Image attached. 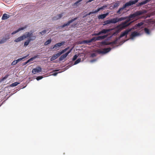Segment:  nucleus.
<instances>
[{
	"instance_id": "9d476101",
	"label": "nucleus",
	"mask_w": 155,
	"mask_h": 155,
	"mask_svg": "<svg viewBox=\"0 0 155 155\" xmlns=\"http://www.w3.org/2000/svg\"><path fill=\"white\" fill-rule=\"evenodd\" d=\"M104 24L103 25L104 26L108 24L111 23H115V21L114 18H113L110 20H107L104 22Z\"/></svg>"
},
{
	"instance_id": "412c9836",
	"label": "nucleus",
	"mask_w": 155,
	"mask_h": 155,
	"mask_svg": "<svg viewBox=\"0 0 155 155\" xmlns=\"http://www.w3.org/2000/svg\"><path fill=\"white\" fill-rule=\"evenodd\" d=\"M126 19V18L125 17H121L120 18H114L115 23L119 21H122L123 20H125Z\"/></svg>"
},
{
	"instance_id": "7c9ffc66",
	"label": "nucleus",
	"mask_w": 155,
	"mask_h": 155,
	"mask_svg": "<svg viewBox=\"0 0 155 155\" xmlns=\"http://www.w3.org/2000/svg\"><path fill=\"white\" fill-rule=\"evenodd\" d=\"M51 41V40L50 39L48 40L47 41H46L45 43V45H47L49 44H50Z\"/></svg>"
},
{
	"instance_id": "79ce46f5",
	"label": "nucleus",
	"mask_w": 155,
	"mask_h": 155,
	"mask_svg": "<svg viewBox=\"0 0 155 155\" xmlns=\"http://www.w3.org/2000/svg\"><path fill=\"white\" fill-rule=\"evenodd\" d=\"M9 76V75L8 74H7L3 78V80H5V79H6V78H7L8 77V76Z\"/></svg>"
},
{
	"instance_id": "f8f14e48",
	"label": "nucleus",
	"mask_w": 155,
	"mask_h": 155,
	"mask_svg": "<svg viewBox=\"0 0 155 155\" xmlns=\"http://www.w3.org/2000/svg\"><path fill=\"white\" fill-rule=\"evenodd\" d=\"M33 35L32 32H27L25 33V35H23V36L25 39L26 38H31Z\"/></svg>"
},
{
	"instance_id": "473e14b6",
	"label": "nucleus",
	"mask_w": 155,
	"mask_h": 155,
	"mask_svg": "<svg viewBox=\"0 0 155 155\" xmlns=\"http://www.w3.org/2000/svg\"><path fill=\"white\" fill-rule=\"evenodd\" d=\"M120 3L119 2L115 3L113 5V7L114 8H117L119 6Z\"/></svg>"
},
{
	"instance_id": "58836bf2",
	"label": "nucleus",
	"mask_w": 155,
	"mask_h": 155,
	"mask_svg": "<svg viewBox=\"0 0 155 155\" xmlns=\"http://www.w3.org/2000/svg\"><path fill=\"white\" fill-rule=\"evenodd\" d=\"M43 77L42 76H38L36 78V79L38 81L42 79L43 78Z\"/></svg>"
},
{
	"instance_id": "09e8293b",
	"label": "nucleus",
	"mask_w": 155,
	"mask_h": 155,
	"mask_svg": "<svg viewBox=\"0 0 155 155\" xmlns=\"http://www.w3.org/2000/svg\"><path fill=\"white\" fill-rule=\"evenodd\" d=\"M95 61H96V60H92L91 61V62H93Z\"/></svg>"
},
{
	"instance_id": "dca6fc26",
	"label": "nucleus",
	"mask_w": 155,
	"mask_h": 155,
	"mask_svg": "<svg viewBox=\"0 0 155 155\" xmlns=\"http://www.w3.org/2000/svg\"><path fill=\"white\" fill-rule=\"evenodd\" d=\"M25 38H24L23 35H22L19 37L18 38H17L16 39H15L14 40V41L15 42H18L22 41Z\"/></svg>"
},
{
	"instance_id": "c756f323",
	"label": "nucleus",
	"mask_w": 155,
	"mask_h": 155,
	"mask_svg": "<svg viewBox=\"0 0 155 155\" xmlns=\"http://www.w3.org/2000/svg\"><path fill=\"white\" fill-rule=\"evenodd\" d=\"M143 22H140L138 23L137 24H136L135 26L136 27H139L140 26H141L143 25Z\"/></svg>"
},
{
	"instance_id": "20e7f679",
	"label": "nucleus",
	"mask_w": 155,
	"mask_h": 155,
	"mask_svg": "<svg viewBox=\"0 0 155 155\" xmlns=\"http://www.w3.org/2000/svg\"><path fill=\"white\" fill-rule=\"evenodd\" d=\"M111 50L110 48H105L103 49V50L101 49H98L97 50V52L99 54H105L109 52Z\"/></svg>"
},
{
	"instance_id": "4be33fe9",
	"label": "nucleus",
	"mask_w": 155,
	"mask_h": 155,
	"mask_svg": "<svg viewBox=\"0 0 155 155\" xmlns=\"http://www.w3.org/2000/svg\"><path fill=\"white\" fill-rule=\"evenodd\" d=\"M108 13H106L105 14L99 15L98 16V18L99 19H102L105 18L106 16L108 15Z\"/></svg>"
},
{
	"instance_id": "423d86ee",
	"label": "nucleus",
	"mask_w": 155,
	"mask_h": 155,
	"mask_svg": "<svg viewBox=\"0 0 155 155\" xmlns=\"http://www.w3.org/2000/svg\"><path fill=\"white\" fill-rule=\"evenodd\" d=\"M36 38V36H35L32 37L31 38H28L27 40L25 42L24 45V46L26 47L31 41L35 40Z\"/></svg>"
},
{
	"instance_id": "c85d7f7f",
	"label": "nucleus",
	"mask_w": 155,
	"mask_h": 155,
	"mask_svg": "<svg viewBox=\"0 0 155 155\" xmlns=\"http://www.w3.org/2000/svg\"><path fill=\"white\" fill-rule=\"evenodd\" d=\"M19 83L17 82H15L13 83H12L10 85L11 87H15L17 86L18 84H19Z\"/></svg>"
},
{
	"instance_id": "6ab92c4d",
	"label": "nucleus",
	"mask_w": 155,
	"mask_h": 155,
	"mask_svg": "<svg viewBox=\"0 0 155 155\" xmlns=\"http://www.w3.org/2000/svg\"><path fill=\"white\" fill-rule=\"evenodd\" d=\"M139 35V33L137 32L134 31L131 33L130 35V38L133 39L134 37L138 35Z\"/></svg>"
},
{
	"instance_id": "aec40b11",
	"label": "nucleus",
	"mask_w": 155,
	"mask_h": 155,
	"mask_svg": "<svg viewBox=\"0 0 155 155\" xmlns=\"http://www.w3.org/2000/svg\"><path fill=\"white\" fill-rule=\"evenodd\" d=\"M10 15H8L6 13L4 14L2 17V20H5L9 18Z\"/></svg>"
},
{
	"instance_id": "49530a36",
	"label": "nucleus",
	"mask_w": 155,
	"mask_h": 155,
	"mask_svg": "<svg viewBox=\"0 0 155 155\" xmlns=\"http://www.w3.org/2000/svg\"><path fill=\"white\" fill-rule=\"evenodd\" d=\"M58 74V72H54V73H53V74H52V75L53 76H56L57 74Z\"/></svg>"
},
{
	"instance_id": "9b49d317",
	"label": "nucleus",
	"mask_w": 155,
	"mask_h": 155,
	"mask_svg": "<svg viewBox=\"0 0 155 155\" xmlns=\"http://www.w3.org/2000/svg\"><path fill=\"white\" fill-rule=\"evenodd\" d=\"M41 68L40 67H38L36 68L33 69L32 71V73L33 74H35L37 73L41 72Z\"/></svg>"
},
{
	"instance_id": "7ed1b4c3",
	"label": "nucleus",
	"mask_w": 155,
	"mask_h": 155,
	"mask_svg": "<svg viewBox=\"0 0 155 155\" xmlns=\"http://www.w3.org/2000/svg\"><path fill=\"white\" fill-rule=\"evenodd\" d=\"M107 36V35H104L103 36H99L97 37H94L91 39L90 40L91 42L93 41H99L104 39Z\"/></svg>"
},
{
	"instance_id": "4468645a",
	"label": "nucleus",
	"mask_w": 155,
	"mask_h": 155,
	"mask_svg": "<svg viewBox=\"0 0 155 155\" xmlns=\"http://www.w3.org/2000/svg\"><path fill=\"white\" fill-rule=\"evenodd\" d=\"M61 54L60 52L58 53L57 54H54L52 56V57L51 58V61H53L56 59H57L58 57L60 56Z\"/></svg>"
},
{
	"instance_id": "c03bdc74",
	"label": "nucleus",
	"mask_w": 155,
	"mask_h": 155,
	"mask_svg": "<svg viewBox=\"0 0 155 155\" xmlns=\"http://www.w3.org/2000/svg\"><path fill=\"white\" fill-rule=\"evenodd\" d=\"M96 54L95 53H93L91 54V57H93L96 56Z\"/></svg>"
},
{
	"instance_id": "e433bc0d",
	"label": "nucleus",
	"mask_w": 155,
	"mask_h": 155,
	"mask_svg": "<svg viewBox=\"0 0 155 155\" xmlns=\"http://www.w3.org/2000/svg\"><path fill=\"white\" fill-rule=\"evenodd\" d=\"M93 13H94V12H90L89 13L86 14V15H85L84 16H83V18H84L85 17H86L87 16L90 15L91 14H93Z\"/></svg>"
},
{
	"instance_id": "f3484780",
	"label": "nucleus",
	"mask_w": 155,
	"mask_h": 155,
	"mask_svg": "<svg viewBox=\"0 0 155 155\" xmlns=\"http://www.w3.org/2000/svg\"><path fill=\"white\" fill-rule=\"evenodd\" d=\"M150 1V0H145L143 1L142 2H140L137 5V6H140L143 5L149 2Z\"/></svg>"
},
{
	"instance_id": "4c0bfd02",
	"label": "nucleus",
	"mask_w": 155,
	"mask_h": 155,
	"mask_svg": "<svg viewBox=\"0 0 155 155\" xmlns=\"http://www.w3.org/2000/svg\"><path fill=\"white\" fill-rule=\"evenodd\" d=\"M117 40H115L112 42H110L109 43L110 44V45H113V44H116L117 42Z\"/></svg>"
},
{
	"instance_id": "de8ad7c7",
	"label": "nucleus",
	"mask_w": 155,
	"mask_h": 155,
	"mask_svg": "<svg viewBox=\"0 0 155 155\" xmlns=\"http://www.w3.org/2000/svg\"><path fill=\"white\" fill-rule=\"evenodd\" d=\"M119 32V31L118 30H117V31H116L115 32H114V35H115L118 32Z\"/></svg>"
},
{
	"instance_id": "0eeeda50",
	"label": "nucleus",
	"mask_w": 155,
	"mask_h": 155,
	"mask_svg": "<svg viewBox=\"0 0 155 155\" xmlns=\"http://www.w3.org/2000/svg\"><path fill=\"white\" fill-rule=\"evenodd\" d=\"M78 19L77 17L75 18H74L72 19L71 20L69 21L67 23H64L63 25H61L60 26L58 27H60L61 28H63L64 27L68 26V25H69L72 22L74 21H75V20H77Z\"/></svg>"
},
{
	"instance_id": "37998d69",
	"label": "nucleus",
	"mask_w": 155,
	"mask_h": 155,
	"mask_svg": "<svg viewBox=\"0 0 155 155\" xmlns=\"http://www.w3.org/2000/svg\"><path fill=\"white\" fill-rule=\"evenodd\" d=\"M82 0H78V1H77L76 2H75L74 3V5H76L78 3H79V2H81V1H82Z\"/></svg>"
},
{
	"instance_id": "f257e3e1",
	"label": "nucleus",
	"mask_w": 155,
	"mask_h": 155,
	"mask_svg": "<svg viewBox=\"0 0 155 155\" xmlns=\"http://www.w3.org/2000/svg\"><path fill=\"white\" fill-rule=\"evenodd\" d=\"M147 12V10L145 9L136 12L133 14H130L126 21L121 23L120 25V26L123 28H124L128 26L133 22V21H132L128 23L131 20V18H135L138 16L144 14Z\"/></svg>"
},
{
	"instance_id": "2eb2a0df",
	"label": "nucleus",
	"mask_w": 155,
	"mask_h": 155,
	"mask_svg": "<svg viewBox=\"0 0 155 155\" xmlns=\"http://www.w3.org/2000/svg\"><path fill=\"white\" fill-rule=\"evenodd\" d=\"M63 16V14H58L57 16L53 18V20H56L60 19Z\"/></svg>"
},
{
	"instance_id": "8fccbe9b",
	"label": "nucleus",
	"mask_w": 155,
	"mask_h": 155,
	"mask_svg": "<svg viewBox=\"0 0 155 155\" xmlns=\"http://www.w3.org/2000/svg\"><path fill=\"white\" fill-rule=\"evenodd\" d=\"M77 24H75L74 25V26L76 25Z\"/></svg>"
},
{
	"instance_id": "b1692460",
	"label": "nucleus",
	"mask_w": 155,
	"mask_h": 155,
	"mask_svg": "<svg viewBox=\"0 0 155 155\" xmlns=\"http://www.w3.org/2000/svg\"><path fill=\"white\" fill-rule=\"evenodd\" d=\"M100 44L101 45H110V44L109 43V42H107L106 41H103L101 42L100 43Z\"/></svg>"
},
{
	"instance_id": "f03ea898",
	"label": "nucleus",
	"mask_w": 155,
	"mask_h": 155,
	"mask_svg": "<svg viewBox=\"0 0 155 155\" xmlns=\"http://www.w3.org/2000/svg\"><path fill=\"white\" fill-rule=\"evenodd\" d=\"M138 0H135L134 1H130L128 2L125 3L122 7L120 8L117 13L119 14H120L121 13L120 12L122 11L127 7L135 4L138 2Z\"/></svg>"
},
{
	"instance_id": "cd10ccee",
	"label": "nucleus",
	"mask_w": 155,
	"mask_h": 155,
	"mask_svg": "<svg viewBox=\"0 0 155 155\" xmlns=\"http://www.w3.org/2000/svg\"><path fill=\"white\" fill-rule=\"evenodd\" d=\"M7 40V39L3 38L0 41V44L4 43Z\"/></svg>"
},
{
	"instance_id": "a18cd8bd",
	"label": "nucleus",
	"mask_w": 155,
	"mask_h": 155,
	"mask_svg": "<svg viewBox=\"0 0 155 155\" xmlns=\"http://www.w3.org/2000/svg\"><path fill=\"white\" fill-rule=\"evenodd\" d=\"M28 60L26 62L23 63V65H25L27 64L29 62H28Z\"/></svg>"
},
{
	"instance_id": "c9c22d12",
	"label": "nucleus",
	"mask_w": 155,
	"mask_h": 155,
	"mask_svg": "<svg viewBox=\"0 0 155 155\" xmlns=\"http://www.w3.org/2000/svg\"><path fill=\"white\" fill-rule=\"evenodd\" d=\"M78 55H79L78 54H77L75 55L74 56V57L72 58V60L75 61V60H76L77 59V57L78 56Z\"/></svg>"
},
{
	"instance_id": "5701e85b",
	"label": "nucleus",
	"mask_w": 155,
	"mask_h": 155,
	"mask_svg": "<svg viewBox=\"0 0 155 155\" xmlns=\"http://www.w3.org/2000/svg\"><path fill=\"white\" fill-rule=\"evenodd\" d=\"M107 7V5H103L102 7L101 8H98L97 10H96L94 11V13H97L100 10L103 9L105 8H106Z\"/></svg>"
},
{
	"instance_id": "1a4fd4ad",
	"label": "nucleus",
	"mask_w": 155,
	"mask_h": 155,
	"mask_svg": "<svg viewBox=\"0 0 155 155\" xmlns=\"http://www.w3.org/2000/svg\"><path fill=\"white\" fill-rule=\"evenodd\" d=\"M72 50V49H71L67 53L61 55L59 58V61H62V60H63L65 58H66L68 54L71 52Z\"/></svg>"
},
{
	"instance_id": "ea45409f",
	"label": "nucleus",
	"mask_w": 155,
	"mask_h": 155,
	"mask_svg": "<svg viewBox=\"0 0 155 155\" xmlns=\"http://www.w3.org/2000/svg\"><path fill=\"white\" fill-rule=\"evenodd\" d=\"M18 63V61L16 60L14 61L12 63V65H15Z\"/></svg>"
},
{
	"instance_id": "a211bd4d",
	"label": "nucleus",
	"mask_w": 155,
	"mask_h": 155,
	"mask_svg": "<svg viewBox=\"0 0 155 155\" xmlns=\"http://www.w3.org/2000/svg\"><path fill=\"white\" fill-rule=\"evenodd\" d=\"M26 28V26L25 27H23L19 28L17 30H16L15 31H14L13 32H12V34L14 35V34H16V33L20 31L23 30L24 29Z\"/></svg>"
},
{
	"instance_id": "f704fd0d",
	"label": "nucleus",
	"mask_w": 155,
	"mask_h": 155,
	"mask_svg": "<svg viewBox=\"0 0 155 155\" xmlns=\"http://www.w3.org/2000/svg\"><path fill=\"white\" fill-rule=\"evenodd\" d=\"M81 61V58H78L74 62V64L75 65L79 63Z\"/></svg>"
},
{
	"instance_id": "39448f33",
	"label": "nucleus",
	"mask_w": 155,
	"mask_h": 155,
	"mask_svg": "<svg viewBox=\"0 0 155 155\" xmlns=\"http://www.w3.org/2000/svg\"><path fill=\"white\" fill-rule=\"evenodd\" d=\"M109 31V30L107 29H103L101 31H99L98 33L93 34L92 35V36H97L102 34H106Z\"/></svg>"
},
{
	"instance_id": "bb28decb",
	"label": "nucleus",
	"mask_w": 155,
	"mask_h": 155,
	"mask_svg": "<svg viewBox=\"0 0 155 155\" xmlns=\"http://www.w3.org/2000/svg\"><path fill=\"white\" fill-rule=\"evenodd\" d=\"M91 42L90 41V40H84L82 41L81 43L82 44H88V43H90Z\"/></svg>"
},
{
	"instance_id": "393cba45",
	"label": "nucleus",
	"mask_w": 155,
	"mask_h": 155,
	"mask_svg": "<svg viewBox=\"0 0 155 155\" xmlns=\"http://www.w3.org/2000/svg\"><path fill=\"white\" fill-rule=\"evenodd\" d=\"M39 56L38 55H35L34 57L31 58L28 60V62H30V61H32L34 60V59L38 58Z\"/></svg>"
},
{
	"instance_id": "2f4dec72",
	"label": "nucleus",
	"mask_w": 155,
	"mask_h": 155,
	"mask_svg": "<svg viewBox=\"0 0 155 155\" xmlns=\"http://www.w3.org/2000/svg\"><path fill=\"white\" fill-rule=\"evenodd\" d=\"M69 47L67 48H65V49H64L62 50L60 52V53L61 54L63 53H64V52L66 51L67 50H68L69 49Z\"/></svg>"
},
{
	"instance_id": "6e6552de",
	"label": "nucleus",
	"mask_w": 155,
	"mask_h": 155,
	"mask_svg": "<svg viewBox=\"0 0 155 155\" xmlns=\"http://www.w3.org/2000/svg\"><path fill=\"white\" fill-rule=\"evenodd\" d=\"M65 42L64 41H63L60 43H58L55 44L54 46L51 47V49H54L55 48L57 49L58 48H60L61 46L64 45Z\"/></svg>"
},
{
	"instance_id": "a19ab883",
	"label": "nucleus",
	"mask_w": 155,
	"mask_h": 155,
	"mask_svg": "<svg viewBox=\"0 0 155 155\" xmlns=\"http://www.w3.org/2000/svg\"><path fill=\"white\" fill-rule=\"evenodd\" d=\"M46 30H44L40 32L39 33L41 35H44L46 33Z\"/></svg>"
},
{
	"instance_id": "72a5a7b5",
	"label": "nucleus",
	"mask_w": 155,
	"mask_h": 155,
	"mask_svg": "<svg viewBox=\"0 0 155 155\" xmlns=\"http://www.w3.org/2000/svg\"><path fill=\"white\" fill-rule=\"evenodd\" d=\"M144 30L145 32L147 34H150V31L147 28H145L144 29Z\"/></svg>"
},
{
	"instance_id": "ddd939ff",
	"label": "nucleus",
	"mask_w": 155,
	"mask_h": 155,
	"mask_svg": "<svg viewBox=\"0 0 155 155\" xmlns=\"http://www.w3.org/2000/svg\"><path fill=\"white\" fill-rule=\"evenodd\" d=\"M131 29H127L124 32H122L120 36V38H122L124 36L127 35L128 33L131 31Z\"/></svg>"
},
{
	"instance_id": "a878e982",
	"label": "nucleus",
	"mask_w": 155,
	"mask_h": 155,
	"mask_svg": "<svg viewBox=\"0 0 155 155\" xmlns=\"http://www.w3.org/2000/svg\"><path fill=\"white\" fill-rule=\"evenodd\" d=\"M29 54H28L27 55L23 57L22 58H18V59L17 60H16L17 61H18V62L19 61H21V60H22L23 59L26 58L27 57H28L29 56Z\"/></svg>"
}]
</instances>
